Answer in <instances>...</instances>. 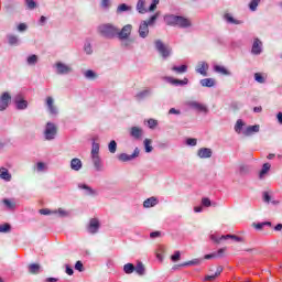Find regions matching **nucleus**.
Wrapping results in <instances>:
<instances>
[{
	"mask_svg": "<svg viewBox=\"0 0 282 282\" xmlns=\"http://www.w3.org/2000/svg\"><path fill=\"white\" fill-rule=\"evenodd\" d=\"M98 32L101 36L106 39H113V36H118V28L113 26V24H101L98 26Z\"/></svg>",
	"mask_w": 282,
	"mask_h": 282,
	"instance_id": "f257e3e1",
	"label": "nucleus"
},
{
	"mask_svg": "<svg viewBox=\"0 0 282 282\" xmlns=\"http://www.w3.org/2000/svg\"><path fill=\"white\" fill-rule=\"evenodd\" d=\"M155 47L163 58H169V56H171V47L162 43V41H155Z\"/></svg>",
	"mask_w": 282,
	"mask_h": 282,
	"instance_id": "f03ea898",
	"label": "nucleus"
},
{
	"mask_svg": "<svg viewBox=\"0 0 282 282\" xmlns=\"http://www.w3.org/2000/svg\"><path fill=\"white\" fill-rule=\"evenodd\" d=\"M10 100H12V96L10 93H3L0 97V111H6L8 109V105H10Z\"/></svg>",
	"mask_w": 282,
	"mask_h": 282,
	"instance_id": "7ed1b4c3",
	"label": "nucleus"
},
{
	"mask_svg": "<svg viewBox=\"0 0 282 282\" xmlns=\"http://www.w3.org/2000/svg\"><path fill=\"white\" fill-rule=\"evenodd\" d=\"M56 126L54 123H47L45 129V138L46 140H54L56 135Z\"/></svg>",
	"mask_w": 282,
	"mask_h": 282,
	"instance_id": "20e7f679",
	"label": "nucleus"
},
{
	"mask_svg": "<svg viewBox=\"0 0 282 282\" xmlns=\"http://www.w3.org/2000/svg\"><path fill=\"white\" fill-rule=\"evenodd\" d=\"M131 30H133V26H131V24H127L121 29V31L118 30L117 36L121 40L129 39V36L131 35Z\"/></svg>",
	"mask_w": 282,
	"mask_h": 282,
	"instance_id": "39448f33",
	"label": "nucleus"
},
{
	"mask_svg": "<svg viewBox=\"0 0 282 282\" xmlns=\"http://www.w3.org/2000/svg\"><path fill=\"white\" fill-rule=\"evenodd\" d=\"M99 228H100V220H98V218H91L88 225V232H90V235H96Z\"/></svg>",
	"mask_w": 282,
	"mask_h": 282,
	"instance_id": "423d86ee",
	"label": "nucleus"
},
{
	"mask_svg": "<svg viewBox=\"0 0 282 282\" xmlns=\"http://www.w3.org/2000/svg\"><path fill=\"white\" fill-rule=\"evenodd\" d=\"M138 155H140V150L138 148H135L132 155L122 153L118 156V160H120V162H129L131 160H134V158H138Z\"/></svg>",
	"mask_w": 282,
	"mask_h": 282,
	"instance_id": "0eeeda50",
	"label": "nucleus"
},
{
	"mask_svg": "<svg viewBox=\"0 0 282 282\" xmlns=\"http://www.w3.org/2000/svg\"><path fill=\"white\" fill-rule=\"evenodd\" d=\"M130 135L131 138H133L134 140H141L142 135H144V131L142 130V128L140 127H132L130 129Z\"/></svg>",
	"mask_w": 282,
	"mask_h": 282,
	"instance_id": "6e6552de",
	"label": "nucleus"
},
{
	"mask_svg": "<svg viewBox=\"0 0 282 282\" xmlns=\"http://www.w3.org/2000/svg\"><path fill=\"white\" fill-rule=\"evenodd\" d=\"M196 72L202 76H208V63L199 62L196 67Z\"/></svg>",
	"mask_w": 282,
	"mask_h": 282,
	"instance_id": "1a4fd4ad",
	"label": "nucleus"
},
{
	"mask_svg": "<svg viewBox=\"0 0 282 282\" xmlns=\"http://www.w3.org/2000/svg\"><path fill=\"white\" fill-rule=\"evenodd\" d=\"M139 35L141 39H147V36H149V23H147V21H143L140 25Z\"/></svg>",
	"mask_w": 282,
	"mask_h": 282,
	"instance_id": "9d476101",
	"label": "nucleus"
},
{
	"mask_svg": "<svg viewBox=\"0 0 282 282\" xmlns=\"http://www.w3.org/2000/svg\"><path fill=\"white\" fill-rule=\"evenodd\" d=\"M57 74H69L72 72V67L67 66L64 63H56Z\"/></svg>",
	"mask_w": 282,
	"mask_h": 282,
	"instance_id": "9b49d317",
	"label": "nucleus"
},
{
	"mask_svg": "<svg viewBox=\"0 0 282 282\" xmlns=\"http://www.w3.org/2000/svg\"><path fill=\"white\" fill-rule=\"evenodd\" d=\"M46 106L48 107L50 113L53 116H56L58 113V110L56 109V106H54V98L47 97L46 98Z\"/></svg>",
	"mask_w": 282,
	"mask_h": 282,
	"instance_id": "f8f14e48",
	"label": "nucleus"
},
{
	"mask_svg": "<svg viewBox=\"0 0 282 282\" xmlns=\"http://www.w3.org/2000/svg\"><path fill=\"white\" fill-rule=\"evenodd\" d=\"M17 109H28V101L21 95L15 97Z\"/></svg>",
	"mask_w": 282,
	"mask_h": 282,
	"instance_id": "ddd939ff",
	"label": "nucleus"
},
{
	"mask_svg": "<svg viewBox=\"0 0 282 282\" xmlns=\"http://www.w3.org/2000/svg\"><path fill=\"white\" fill-rule=\"evenodd\" d=\"M176 25H178V28H191V20L178 17V20H176Z\"/></svg>",
	"mask_w": 282,
	"mask_h": 282,
	"instance_id": "4468645a",
	"label": "nucleus"
},
{
	"mask_svg": "<svg viewBox=\"0 0 282 282\" xmlns=\"http://www.w3.org/2000/svg\"><path fill=\"white\" fill-rule=\"evenodd\" d=\"M212 155H213V151L208 148H202L198 150V158L206 159V158H212Z\"/></svg>",
	"mask_w": 282,
	"mask_h": 282,
	"instance_id": "2eb2a0df",
	"label": "nucleus"
},
{
	"mask_svg": "<svg viewBox=\"0 0 282 282\" xmlns=\"http://www.w3.org/2000/svg\"><path fill=\"white\" fill-rule=\"evenodd\" d=\"M221 272H224V268H223V267H217L216 272H215L214 274H212V275H206L205 279H204V281H210V282H213V281H215V279H216L217 276H219V275L221 274Z\"/></svg>",
	"mask_w": 282,
	"mask_h": 282,
	"instance_id": "dca6fc26",
	"label": "nucleus"
},
{
	"mask_svg": "<svg viewBox=\"0 0 282 282\" xmlns=\"http://www.w3.org/2000/svg\"><path fill=\"white\" fill-rule=\"evenodd\" d=\"M263 45V43L260 42L259 39H256L253 41V45H252V54H261V46Z\"/></svg>",
	"mask_w": 282,
	"mask_h": 282,
	"instance_id": "f3484780",
	"label": "nucleus"
},
{
	"mask_svg": "<svg viewBox=\"0 0 282 282\" xmlns=\"http://www.w3.org/2000/svg\"><path fill=\"white\" fill-rule=\"evenodd\" d=\"M70 167L73 169V171H80V169H83V162L80 161V159H73L70 161Z\"/></svg>",
	"mask_w": 282,
	"mask_h": 282,
	"instance_id": "a211bd4d",
	"label": "nucleus"
},
{
	"mask_svg": "<svg viewBox=\"0 0 282 282\" xmlns=\"http://www.w3.org/2000/svg\"><path fill=\"white\" fill-rule=\"evenodd\" d=\"M158 205V198L150 197L143 202L144 208H153V206Z\"/></svg>",
	"mask_w": 282,
	"mask_h": 282,
	"instance_id": "6ab92c4d",
	"label": "nucleus"
},
{
	"mask_svg": "<svg viewBox=\"0 0 282 282\" xmlns=\"http://www.w3.org/2000/svg\"><path fill=\"white\" fill-rule=\"evenodd\" d=\"M0 177L1 180H6V182H10V180H12V175L10 174V172H8V169L6 167L0 169Z\"/></svg>",
	"mask_w": 282,
	"mask_h": 282,
	"instance_id": "aec40b11",
	"label": "nucleus"
},
{
	"mask_svg": "<svg viewBox=\"0 0 282 282\" xmlns=\"http://www.w3.org/2000/svg\"><path fill=\"white\" fill-rule=\"evenodd\" d=\"M29 272L30 274H39L41 272V264L39 263L29 264Z\"/></svg>",
	"mask_w": 282,
	"mask_h": 282,
	"instance_id": "412c9836",
	"label": "nucleus"
},
{
	"mask_svg": "<svg viewBox=\"0 0 282 282\" xmlns=\"http://www.w3.org/2000/svg\"><path fill=\"white\" fill-rule=\"evenodd\" d=\"M252 133H259V126H249L243 131V135H252Z\"/></svg>",
	"mask_w": 282,
	"mask_h": 282,
	"instance_id": "4be33fe9",
	"label": "nucleus"
},
{
	"mask_svg": "<svg viewBox=\"0 0 282 282\" xmlns=\"http://www.w3.org/2000/svg\"><path fill=\"white\" fill-rule=\"evenodd\" d=\"M180 17L177 15H167L165 17V23L167 25H177V20Z\"/></svg>",
	"mask_w": 282,
	"mask_h": 282,
	"instance_id": "5701e85b",
	"label": "nucleus"
},
{
	"mask_svg": "<svg viewBox=\"0 0 282 282\" xmlns=\"http://www.w3.org/2000/svg\"><path fill=\"white\" fill-rule=\"evenodd\" d=\"M270 167H271L270 163L263 164L262 170L260 171V174H259L260 180H263V177H265V175H268Z\"/></svg>",
	"mask_w": 282,
	"mask_h": 282,
	"instance_id": "b1692460",
	"label": "nucleus"
},
{
	"mask_svg": "<svg viewBox=\"0 0 282 282\" xmlns=\"http://www.w3.org/2000/svg\"><path fill=\"white\" fill-rule=\"evenodd\" d=\"M202 87H215V79L213 78H205L200 80Z\"/></svg>",
	"mask_w": 282,
	"mask_h": 282,
	"instance_id": "393cba45",
	"label": "nucleus"
},
{
	"mask_svg": "<svg viewBox=\"0 0 282 282\" xmlns=\"http://www.w3.org/2000/svg\"><path fill=\"white\" fill-rule=\"evenodd\" d=\"M144 3H147L145 0H139L137 3V10L140 14L147 13V8H144Z\"/></svg>",
	"mask_w": 282,
	"mask_h": 282,
	"instance_id": "a878e982",
	"label": "nucleus"
},
{
	"mask_svg": "<svg viewBox=\"0 0 282 282\" xmlns=\"http://www.w3.org/2000/svg\"><path fill=\"white\" fill-rule=\"evenodd\" d=\"M91 158H93V162H94L95 169L97 171H100V169H102V163L100 161V156L99 155H95V156H91Z\"/></svg>",
	"mask_w": 282,
	"mask_h": 282,
	"instance_id": "bb28decb",
	"label": "nucleus"
},
{
	"mask_svg": "<svg viewBox=\"0 0 282 282\" xmlns=\"http://www.w3.org/2000/svg\"><path fill=\"white\" fill-rule=\"evenodd\" d=\"M215 72H217L218 74H223V76H228L230 74V72H228V69H226V67L224 66H215L214 67Z\"/></svg>",
	"mask_w": 282,
	"mask_h": 282,
	"instance_id": "cd10ccee",
	"label": "nucleus"
},
{
	"mask_svg": "<svg viewBox=\"0 0 282 282\" xmlns=\"http://www.w3.org/2000/svg\"><path fill=\"white\" fill-rule=\"evenodd\" d=\"M78 188H83L84 191H87L88 195H96V189L89 187L87 184H79Z\"/></svg>",
	"mask_w": 282,
	"mask_h": 282,
	"instance_id": "c85d7f7f",
	"label": "nucleus"
},
{
	"mask_svg": "<svg viewBox=\"0 0 282 282\" xmlns=\"http://www.w3.org/2000/svg\"><path fill=\"white\" fill-rule=\"evenodd\" d=\"M123 270L126 274H132L135 271V267L133 265V263H127L124 264Z\"/></svg>",
	"mask_w": 282,
	"mask_h": 282,
	"instance_id": "c756f323",
	"label": "nucleus"
},
{
	"mask_svg": "<svg viewBox=\"0 0 282 282\" xmlns=\"http://www.w3.org/2000/svg\"><path fill=\"white\" fill-rule=\"evenodd\" d=\"M221 239H232L234 241H238L241 242L243 241V238L237 236V235H226V236H221Z\"/></svg>",
	"mask_w": 282,
	"mask_h": 282,
	"instance_id": "7c9ffc66",
	"label": "nucleus"
},
{
	"mask_svg": "<svg viewBox=\"0 0 282 282\" xmlns=\"http://www.w3.org/2000/svg\"><path fill=\"white\" fill-rule=\"evenodd\" d=\"M193 108L197 109L198 111H204V113H206V111H208V108H206V106L199 104V102H193Z\"/></svg>",
	"mask_w": 282,
	"mask_h": 282,
	"instance_id": "2f4dec72",
	"label": "nucleus"
},
{
	"mask_svg": "<svg viewBox=\"0 0 282 282\" xmlns=\"http://www.w3.org/2000/svg\"><path fill=\"white\" fill-rule=\"evenodd\" d=\"M173 72H177V74H184V72H186V69H188V67L186 65H182V66H174L172 67Z\"/></svg>",
	"mask_w": 282,
	"mask_h": 282,
	"instance_id": "473e14b6",
	"label": "nucleus"
},
{
	"mask_svg": "<svg viewBox=\"0 0 282 282\" xmlns=\"http://www.w3.org/2000/svg\"><path fill=\"white\" fill-rule=\"evenodd\" d=\"M259 3H261V0H251V2L249 3L250 10L254 12L259 7Z\"/></svg>",
	"mask_w": 282,
	"mask_h": 282,
	"instance_id": "72a5a7b5",
	"label": "nucleus"
},
{
	"mask_svg": "<svg viewBox=\"0 0 282 282\" xmlns=\"http://www.w3.org/2000/svg\"><path fill=\"white\" fill-rule=\"evenodd\" d=\"M241 129H243V121L239 119L235 126L236 133H241Z\"/></svg>",
	"mask_w": 282,
	"mask_h": 282,
	"instance_id": "f704fd0d",
	"label": "nucleus"
},
{
	"mask_svg": "<svg viewBox=\"0 0 282 282\" xmlns=\"http://www.w3.org/2000/svg\"><path fill=\"white\" fill-rule=\"evenodd\" d=\"M11 229L12 227L8 223L0 225V232H10Z\"/></svg>",
	"mask_w": 282,
	"mask_h": 282,
	"instance_id": "c9c22d12",
	"label": "nucleus"
},
{
	"mask_svg": "<svg viewBox=\"0 0 282 282\" xmlns=\"http://www.w3.org/2000/svg\"><path fill=\"white\" fill-rule=\"evenodd\" d=\"M134 270L137 271V274H144V264H142V262H139L137 267H134Z\"/></svg>",
	"mask_w": 282,
	"mask_h": 282,
	"instance_id": "e433bc0d",
	"label": "nucleus"
},
{
	"mask_svg": "<svg viewBox=\"0 0 282 282\" xmlns=\"http://www.w3.org/2000/svg\"><path fill=\"white\" fill-rule=\"evenodd\" d=\"M254 80H257V83L263 84V83H265V77L261 73H256Z\"/></svg>",
	"mask_w": 282,
	"mask_h": 282,
	"instance_id": "4c0bfd02",
	"label": "nucleus"
},
{
	"mask_svg": "<svg viewBox=\"0 0 282 282\" xmlns=\"http://www.w3.org/2000/svg\"><path fill=\"white\" fill-rule=\"evenodd\" d=\"M144 147H145V152L147 153H151V151H153V147H151V140L150 139L144 140Z\"/></svg>",
	"mask_w": 282,
	"mask_h": 282,
	"instance_id": "58836bf2",
	"label": "nucleus"
},
{
	"mask_svg": "<svg viewBox=\"0 0 282 282\" xmlns=\"http://www.w3.org/2000/svg\"><path fill=\"white\" fill-rule=\"evenodd\" d=\"M99 152H100V145L98 143H94L91 149V156L98 155Z\"/></svg>",
	"mask_w": 282,
	"mask_h": 282,
	"instance_id": "ea45409f",
	"label": "nucleus"
},
{
	"mask_svg": "<svg viewBox=\"0 0 282 282\" xmlns=\"http://www.w3.org/2000/svg\"><path fill=\"white\" fill-rule=\"evenodd\" d=\"M253 226L257 230H261L263 228V226H272V223H270V221L258 223V224H253Z\"/></svg>",
	"mask_w": 282,
	"mask_h": 282,
	"instance_id": "a19ab883",
	"label": "nucleus"
},
{
	"mask_svg": "<svg viewBox=\"0 0 282 282\" xmlns=\"http://www.w3.org/2000/svg\"><path fill=\"white\" fill-rule=\"evenodd\" d=\"M108 149L111 153H116V150L118 149V143H116V141H110Z\"/></svg>",
	"mask_w": 282,
	"mask_h": 282,
	"instance_id": "79ce46f5",
	"label": "nucleus"
},
{
	"mask_svg": "<svg viewBox=\"0 0 282 282\" xmlns=\"http://www.w3.org/2000/svg\"><path fill=\"white\" fill-rule=\"evenodd\" d=\"M37 61H39V57L36 55H31L28 57L29 65H36Z\"/></svg>",
	"mask_w": 282,
	"mask_h": 282,
	"instance_id": "37998d69",
	"label": "nucleus"
},
{
	"mask_svg": "<svg viewBox=\"0 0 282 282\" xmlns=\"http://www.w3.org/2000/svg\"><path fill=\"white\" fill-rule=\"evenodd\" d=\"M8 41L10 45H17L19 43V39L15 35H8Z\"/></svg>",
	"mask_w": 282,
	"mask_h": 282,
	"instance_id": "c03bdc74",
	"label": "nucleus"
},
{
	"mask_svg": "<svg viewBox=\"0 0 282 282\" xmlns=\"http://www.w3.org/2000/svg\"><path fill=\"white\" fill-rule=\"evenodd\" d=\"M127 10H131V7L127 6L126 3H122L118 7L117 12H127Z\"/></svg>",
	"mask_w": 282,
	"mask_h": 282,
	"instance_id": "a18cd8bd",
	"label": "nucleus"
},
{
	"mask_svg": "<svg viewBox=\"0 0 282 282\" xmlns=\"http://www.w3.org/2000/svg\"><path fill=\"white\" fill-rule=\"evenodd\" d=\"M182 257V253L180 251H175L173 256H171V260L175 263L177 261H180Z\"/></svg>",
	"mask_w": 282,
	"mask_h": 282,
	"instance_id": "49530a36",
	"label": "nucleus"
},
{
	"mask_svg": "<svg viewBox=\"0 0 282 282\" xmlns=\"http://www.w3.org/2000/svg\"><path fill=\"white\" fill-rule=\"evenodd\" d=\"M3 204H4V206H7V208H9L10 210H14V208H15L14 203L10 202V199H4V200H3Z\"/></svg>",
	"mask_w": 282,
	"mask_h": 282,
	"instance_id": "de8ad7c7",
	"label": "nucleus"
},
{
	"mask_svg": "<svg viewBox=\"0 0 282 282\" xmlns=\"http://www.w3.org/2000/svg\"><path fill=\"white\" fill-rule=\"evenodd\" d=\"M172 84L173 85H188V79L187 78H185L184 80L173 79Z\"/></svg>",
	"mask_w": 282,
	"mask_h": 282,
	"instance_id": "09e8293b",
	"label": "nucleus"
},
{
	"mask_svg": "<svg viewBox=\"0 0 282 282\" xmlns=\"http://www.w3.org/2000/svg\"><path fill=\"white\" fill-rule=\"evenodd\" d=\"M186 265H199V260L195 259V260H192V261L181 264L182 268H184Z\"/></svg>",
	"mask_w": 282,
	"mask_h": 282,
	"instance_id": "8fccbe9b",
	"label": "nucleus"
},
{
	"mask_svg": "<svg viewBox=\"0 0 282 282\" xmlns=\"http://www.w3.org/2000/svg\"><path fill=\"white\" fill-rule=\"evenodd\" d=\"M25 2L29 10H34V8H36V2H34V0H25Z\"/></svg>",
	"mask_w": 282,
	"mask_h": 282,
	"instance_id": "3c124183",
	"label": "nucleus"
},
{
	"mask_svg": "<svg viewBox=\"0 0 282 282\" xmlns=\"http://www.w3.org/2000/svg\"><path fill=\"white\" fill-rule=\"evenodd\" d=\"M225 19L226 21H228V23H235L238 24L239 22L235 20V18H232L230 14H225Z\"/></svg>",
	"mask_w": 282,
	"mask_h": 282,
	"instance_id": "603ef678",
	"label": "nucleus"
},
{
	"mask_svg": "<svg viewBox=\"0 0 282 282\" xmlns=\"http://www.w3.org/2000/svg\"><path fill=\"white\" fill-rule=\"evenodd\" d=\"M85 76L87 78L94 79V78H96V73H94V70H86Z\"/></svg>",
	"mask_w": 282,
	"mask_h": 282,
	"instance_id": "864d4df0",
	"label": "nucleus"
},
{
	"mask_svg": "<svg viewBox=\"0 0 282 282\" xmlns=\"http://www.w3.org/2000/svg\"><path fill=\"white\" fill-rule=\"evenodd\" d=\"M75 270H78V272H83V270H85L82 261L76 262Z\"/></svg>",
	"mask_w": 282,
	"mask_h": 282,
	"instance_id": "5fc2aeb1",
	"label": "nucleus"
},
{
	"mask_svg": "<svg viewBox=\"0 0 282 282\" xmlns=\"http://www.w3.org/2000/svg\"><path fill=\"white\" fill-rule=\"evenodd\" d=\"M148 124H149L150 129H155V127H158V121L155 119H150L148 121Z\"/></svg>",
	"mask_w": 282,
	"mask_h": 282,
	"instance_id": "6e6d98bb",
	"label": "nucleus"
},
{
	"mask_svg": "<svg viewBox=\"0 0 282 282\" xmlns=\"http://www.w3.org/2000/svg\"><path fill=\"white\" fill-rule=\"evenodd\" d=\"M155 21H158V13L152 15L147 23H148V25H153L155 23Z\"/></svg>",
	"mask_w": 282,
	"mask_h": 282,
	"instance_id": "4d7b16f0",
	"label": "nucleus"
},
{
	"mask_svg": "<svg viewBox=\"0 0 282 282\" xmlns=\"http://www.w3.org/2000/svg\"><path fill=\"white\" fill-rule=\"evenodd\" d=\"M47 169V166L45 165V163L43 162H39L37 163V171H45Z\"/></svg>",
	"mask_w": 282,
	"mask_h": 282,
	"instance_id": "13d9d810",
	"label": "nucleus"
},
{
	"mask_svg": "<svg viewBox=\"0 0 282 282\" xmlns=\"http://www.w3.org/2000/svg\"><path fill=\"white\" fill-rule=\"evenodd\" d=\"M186 144L195 147L197 144V139H187Z\"/></svg>",
	"mask_w": 282,
	"mask_h": 282,
	"instance_id": "bf43d9fd",
	"label": "nucleus"
},
{
	"mask_svg": "<svg viewBox=\"0 0 282 282\" xmlns=\"http://www.w3.org/2000/svg\"><path fill=\"white\" fill-rule=\"evenodd\" d=\"M202 204L208 208L210 206V199L205 197L202 199Z\"/></svg>",
	"mask_w": 282,
	"mask_h": 282,
	"instance_id": "052dcab7",
	"label": "nucleus"
},
{
	"mask_svg": "<svg viewBox=\"0 0 282 282\" xmlns=\"http://www.w3.org/2000/svg\"><path fill=\"white\" fill-rule=\"evenodd\" d=\"M144 96H149V90H143L137 95V98H144Z\"/></svg>",
	"mask_w": 282,
	"mask_h": 282,
	"instance_id": "680f3d73",
	"label": "nucleus"
},
{
	"mask_svg": "<svg viewBox=\"0 0 282 282\" xmlns=\"http://www.w3.org/2000/svg\"><path fill=\"white\" fill-rule=\"evenodd\" d=\"M263 200L267 202V204H270V194L268 192L263 193Z\"/></svg>",
	"mask_w": 282,
	"mask_h": 282,
	"instance_id": "e2e57ef3",
	"label": "nucleus"
},
{
	"mask_svg": "<svg viewBox=\"0 0 282 282\" xmlns=\"http://www.w3.org/2000/svg\"><path fill=\"white\" fill-rule=\"evenodd\" d=\"M86 54H91V44H86L84 47Z\"/></svg>",
	"mask_w": 282,
	"mask_h": 282,
	"instance_id": "0e129e2a",
	"label": "nucleus"
},
{
	"mask_svg": "<svg viewBox=\"0 0 282 282\" xmlns=\"http://www.w3.org/2000/svg\"><path fill=\"white\" fill-rule=\"evenodd\" d=\"M51 210L45 208V209H40V215H51Z\"/></svg>",
	"mask_w": 282,
	"mask_h": 282,
	"instance_id": "69168bd1",
	"label": "nucleus"
},
{
	"mask_svg": "<svg viewBox=\"0 0 282 282\" xmlns=\"http://www.w3.org/2000/svg\"><path fill=\"white\" fill-rule=\"evenodd\" d=\"M101 6H102V8H109V6H111V3L109 2V0H102Z\"/></svg>",
	"mask_w": 282,
	"mask_h": 282,
	"instance_id": "338daca9",
	"label": "nucleus"
},
{
	"mask_svg": "<svg viewBox=\"0 0 282 282\" xmlns=\"http://www.w3.org/2000/svg\"><path fill=\"white\" fill-rule=\"evenodd\" d=\"M276 118H278V122H279L280 124H282V112H279L278 116H276Z\"/></svg>",
	"mask_w": 282,
	"mask_h": 282,
	"instance_id": "774afa93",
	"label": "nucleus"
}]
</instances>
